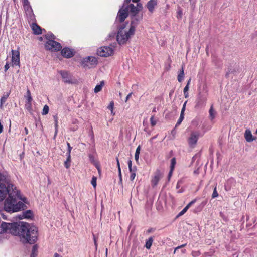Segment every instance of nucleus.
I'll list each match as a JSON object with an SVG mask.
<instances>
[{"label": "nucleus", "mask_w": 257, "mask_h": 257, "mask_svg": "<svg viewBox=\"0 0 257 257\" xmlns=\"http://www.w3.org/2000/svg\"><path fill=\"white\" fill-rule=\"evenodd\" d=\"M1 228L4 231H9L14 235L19 236L23 242L33 244L37 240L38 229L29 223L21 222L19 224L17 222H2Z\"/></svg>", "instance_id": "nucleus-1"}, {"label": "nucleus", "mask_w": 257, "mask_h": 257, "mask_svg": "<svg viewBox=\"0 0 257 257\" xmlns=\"http://www.w3.org/2000/svg\"><path fill=\"white\" fill-rule=\"evenodd\" d=\"M18 199L25 201L26 198H22L21 197L19 191H15V192L11 193L10 196L5 201V210L8 212L13 213L24 210L25 207V204L22 202H17Z\"/></svg>", "instance_id": "nucleus-2"}, {"label": "nucleus", "mask_w": 257, "mask_h": 257, "mask_svg": "<svg viewBox=\"0 0 257 257\" xmlns=\"http://www.w3.org/2000/svg\"><path fill=\"white\" fill-rule=\"evenodd\" d=\"M19 191L12 184L8 182L7 177L4 181H0V202L4 200L11 193Z\"/></svg>", "instance_id": "nucleus-3"}, {"label": "nucleus", "mask_w": 257, "mask_h": 257, "mask_svg": "<svg viewBox=\"0 0 257 257\" xmlns=\"http://www.w3.org/2000/svg\"><path fill=\"white\" fill-rule=\"evenodd\" d=\"M124 27H120L117 35V41L120 45L125 44L135 32L134 27H130L128 31L124 30Z\"/></svg>", "instance_id": "nucleus-4"}, {"label": "nucleus", "mask_w": 257, "mask_h": 257, "mask_svg": "<svg viewBox=\"0 0 257 257\" xmlns=\"http://www.w3.org/2000/svg\"><path fill=\"white\" fill-rule=\"evenodd\" d=\"M44 46L46 50L51 52H58L61 50V55L64 57V48L62 49L61 44L55 40H50L49 41H46Z\"/></svg>", "instance_id": "nucleus-5"}, {"label": "nucleus", "mask_w": 257, "mask_h": 257, "mask_svg": "<svg viewBox=\"0 0 257 257\" xmlns=\"http://www.w3.org/2000/svg\"><path fill=\"white\" fill-rule=\"evenodd\" d=\"M97 59L93 56H88L83 58L82 61V66L84 68H91L97 65Z\"/></svg>", "instance_id": "nucleus-6"}, {"label": "nucleus", "mask_w": 257, "mask_h": 257, "mask_svg": "<svg viewBox=\"0 0 257 257\" xmlns=\"http://www.w3.org/2000/svg\"><path fill=\"white\" fill-rule=\"evenodd\" d=\"M201 136L200 133L199 131H192L187 139L189 146L191 148H194Z\"/></svg>", "instance_id": "nucleus-7"}, {"label": "nucleus", "mask_w": 257, "mask_h": 257, "mask_svg": "<svg viewBox=\"0 0 257 257\" xmlns=\"http://www.w3.org/2000/svg\"><path fill=\"white\" fill-rule=\"evenodd\" d=\"M114 49L110 46L101 47L98 49L97 54L101 57H108L113 54Z\"/></svg>", "instance_id": "nucleus-8"}, {"label": "nucleus", "mask_w": 257, "mask_h": 257, "mask_svg": "<svg viewBox=\"0 0 257 257\" xmlns=\"http://www.w3.org/2000/svg\"><path fill=\"white\" fill-rule=\"evenodd\" d=\"M206 98L203 95L199 93L195 101V108L196 109H200L203 107L206 103Z\"/></svg>", "instance_id": "nucleus-9"}, {"label": "nucleus", "mask_w": 257, "mask_h": 257, "mask_svg": "<svg viewBox=\"0 0 257 257\" xmlns=\"http://www.w3.org/2000/svg\"><path fill=\"white\" fill-rule=\"evenodd\" d=\"M12 65H20V52L19 50H12Z\"/></svg>", "instance_id": "nucleus-10"}, {"label": "nucleus", "mask_w": 257, "mask_h": 257, "mask_svg": "<svg viewBox=\"0 0 257 257\" xmlns=\"http://www.w3.org/2000/svg\"><path fill=\"white\" fill-rule=\"evenodd\" d=\"M123 6L119 9L116 18L120 22H123L128 16V9H123Z\"/></svg>", "instance_id": "nucleus-11"}, {"label": "nucleus", "mask_w": 257, "mask_h": 257, "mask_svg": "<svg viewBox=\"0 0 257 257\" xmlns=\"http://www.w3.org/2000/svg\"><path fill=\"white\" fill-rule=\"evenodd\" d=\"M130 11L132 15H136L138 12L143 8L142 5L140 3H138L137 6H135L133 4H130L128 6L126 7Z\"/></svg>", "instance_id": "nucleus-12"}, {"label": "nucleus", "mask_w": 257, "mask_h": 257, "mask_svg": "<svg viewBox=\"0 0 257 257\" xmlns=\"http://www.w3.org/2000/svg\"><path fill=\"white\" fill-rule=\"evenodd\" d=\"M133 17L132 18V21L131 23V27H133L134 28V31H135V28L136 26L138 24L139 22L143 18V14L138 15H132Z\"/></svg>", "instance_id": "nucleus-13"}, {"label": "nucleus", "mask_w": 257, "mask_h": 257, "mask_svg": "<svg viewBox=\"0 0 257 257\" xmlns=\"http://www.w3.org/2000/svg\"><path fill=\"white\" fill-rule=\"evenodd\" d=\"M236 182L233 178H229L227 180L224 185V188L225 191H230L233 187L235 186Z\"/></svg>", "instance_id": "nucleus-14"}, {"label": "nucleus", "mask_w": 257, "mask_h": 257, "mask_svg": "<svg viewBox=\"0 0 257 257\" xmlns=\"http://www.w3.org/2000/svg\"><path fill=\"white\" fill-rule=\"evenodd\" d=\"M78 82L77 79L70 73L65 72V83L70 84H76Z\"/></svg>", "instance_id": "nucleus-15"}, {"label": "nucleus", "mask_w": 257, "mask_h": 257, "mask_svg": "<svg viewBox=\"0 0 257 257\" xmlns=\"http://www.w3.org/2000/svg\"><path fill=\"white\" fill-rule=\"evenodd\" d=\"M162 177L161 173L158 171L155 173V176L152 180V185L153 186L157 185L160 179Z\"/></svg>", "instance_id": "nucleus-16"}, {"label": "nucleus", "mask_w": 257, "mask_h": 257, "mask_svg": "<svg viewBox=\"0 0 257 257\" xmlns=\"http://www.w3.org/2000/svg\"><path fill=\"white\" fill-rule=\"evenodd\" d=\"M76 53V52L74 49L65 47V58H72Z\"/></svg>", "instance_id": "nucleus-17"}, {"label": "nucleus", "mask_w": 257, "mask_h": 257, "mask_svg": "<svg viewBox=\"0 0 257 257\" xmlns=\"http://www.w3.org/2000/svg\"><path fill=\"white\" fill-rule=\"evenodd\" d=\"M157 4V0H150L147 4V7L151 13H153L155 7Z\"/></svg>", "instance_id": "nucleus-18"}, {"label": "nucleus", "mask_w": 257, "mask_h": 257, "mask_svg": "<svg viewBox=\"0 0 257 257\" xmlns=\"http://www.w3.org/2000/svg\"><path fill=\"white\" fill-rule=\"evenodd\" d=\"M31 28L32 30L33 31L34 34L36 35H39L42 33L41 28L36 23H33L32 24Z\"/></svg>", "instance_id": "nucleus-19"}, {"label": "nucleus", "mask_w": 257, "mask_h": 257, "mask_svg": "<svg viewBox=\"0 0 257 257\" xmlns=\"http://www.w3.org/2000/svg\"><path fill=\"white\" fill-rule=\"evenodd\" d=\"M244 137L246 141L248 142H251L255 139L253 137L251 132L249 130H246L245 131Z\"/></svg>", "instance_id": "nucleus-20"}, {"label": "nucleus", "mask_w": 257, "mask_h": 257, "mask_svg": "<svg viewBox=\"0 0 257 257\" xmlns=\"http://www.w3.org/2000/svg\"><path fill=\"white\" fill-rule=\"evenodd\" d=\"M33 217V212L31 210H28L23 212V218H31Z\"/></svg>", "instance_id": "nucleus-21"}, {"label": "nucleus", "mask_w": 257, "mask_h": 257, "mask_svg": "<svg viewBox=\"0 0 257 257\" xmlns=\"http://www.w3.org/2000/svg\"><path fill=\"white\" fill-rule=\"evenodd\" d=\"M184 77V69L183 67H182L181 69L180 70L179 74L177 76V80L179 82H181Z\"/></svg>", "instance_id": "nucleus-22"}, {"label": "nucleus", "mask_w": 257, "mask_h": 257, "mask_svg": "<svg viewBox=\"0 0 257 257\" xmlns=\"http://www.w3.org/2000/svg\"><path fill=\"white\" fill-rule=\"evenodd\" d=\"M104 85V81H100V83L99 84H97L94 89V91L95 93H98L99 91H100L103 87V86Z\"/></svg>", "instance_id": "nucleus-23"}, {"label": "nucleus", "mask_w": 257, "mask_h": 257, "mask_svg": "<svg viewBox=\"0 0 257 257\" xmlns=\"http://www.w3.org/2000/svg\"><path fill=\"white\" fill-rule=\"evenodd\" d=\"M45 37L46 39V41H49L50 40H55L56 39L55 36L51 32H48L47 34L45 35Z\"/></svg>", "instance_id": "nucleus-24"}, {"label": "nucleus", "mask_w": 257, "mask_h": 257, "mask_svg": "<svg viewBox=\"0 0 257 257\" xmlns=\"http://www.w3.org/2000/svg\"><path fill=\"white\" fill-rule=\"evenodd\" d=\"M38 253V246L37 245H34L32 249V253L30 257H36Z\"/></svg>", "instance_id": "nucleus-25"}, {"label": "nucleus", "mask_w": 257, "mask_h": 257, "mask_svg": "<svg viewBox=\"0 0 257 257\" xmlns=\"http://www.w3.org/2000/svg\"><path fill=\"white\" fill-rule=\"evenodd\" d=\"M153 242V238L152 237H150L146 242L145 247L147 249H150L152 246Z\"/></svg>", "instance_id": "nucleus-26"}, {"label": "nucleus", "mask_w": 257, "mask_h": 257, "mask_svg": "<svg viewBox=\"0 0 257 257\" xmlns=\"http://www.w3.org/2000/svg\"><path fill=\"white\" fill-rule=\"evenodd\" d=\"M9 94H7L6 95L2 96L0 100V108L3 109V104L6 101L8 97H9Z\"/></svg>", "instance_id": "nucleus-27"}, {"label": "nucleus", "mask_w": 257, "mask_h": 257, "mask_svg": "<svg viewBox=\"0 0 257 257\" xmlns=\"http://www.w3.org/2000/svg\"><path fill=\"white\" fill-rule=\"evenodd\" d=\"M209 117L211 120H212L215 117L216 115V112L214 110L212 106L210 107L209 111Z\"/></svg>", "instance_id": "nucleus-28"}, {"label": "nucleus", "mask_w": 257, "mask_h": 257, "mask_svg": "<svg viewBox=\"0 0 257 257\" xmlns=\"http://www.w3.org/2000/svg\"><path fill=\"white\" fill-rule=\"evenodd\" d=\"M25 107L28 111L31 112L32 110V102L26 101Z\"/></svg>", "instance_id": "nucleus-29"}, {"label": "nucleus", "mask_w": 257, "mask_h": 257, "mask_svg": "<svg viewBox=\"0 0 257 257\" xmlns=\"http://www.w3.org/2000/svg\"><path fill=\"white\" fill-rule=\"evenodd\" d=\"M140 150H141V147L140 146H139L136 149L135 154V159L136 161H138Z\"/></svg>", "instance_id": "nucleus-30"}, {"label": "nucleus", "mask_w": 257, "mask_h": 257, "mask_svg": "<svg viewBox=\"0 0 257 257\" xmlns=\"http://www.w3.org/2000/svg\"><path fill=\"white\" fill-rule=\"evenodd\" d=\"M70 158L71 156L70 154L67 153V158L66 161H65V168H69L70 166Z\"/></svg>", "instance_id": "nucleus-31"}, {"label": "nucleus", "mask_w": 257, "mask_h": 257, "mask_svg": "<svg viewBox=\"0 0 257 257\" xmlns=\"http://www.w3.org/2000/svg\"><path fill=\"white\" fill-rule=\"evenodd\" d=\"M199 119L198 118H195L191 122V125L194 127H197L199 124Z\"/></svg>", "instance_id": "nucleus-32"}, {"label": "nucleus", "mask_w": 257, "mask_h": 257, "mask_svg": "<svg viewBox=\"0 0 257 257\" xmlns=\"http://www.w3.org/2000/svg\"><path fill=\"white\" fill-rule=\"evenodd\" d=\"M26 97L27 98L26 101H29V102L32 101V97L31 96L30 91L29 89H28L27 91Z\"/></svg>", "instance_id": "nucleus-33"}, {"label": "nucleus", "mask_w": 257, "mask_h": 257, "mask_svg": "<svg viewBox=\"0 0 257 257\" xmlns=\"http://www.w3.org/2000/svg\"><path fill=\"white\" fill-rule=\"evenodd\" d=\"M49 108L48 105H45L43 109L42 114V115H46L48 113Z\"/></svg>", "instance_id": "nucleus-34"}, {"label": "nucleus", "mask_w": 257, "mask_h": 257, "mask_svg": "<svg viewBox=\"0 0 257 257\" xmlns=\"http://www.w3.org/2000/svg\"><path fill=\"white\" fill-rule=\"evenodd\" d=\"M22 1H23V6H24V8H25V9L27 8V10L29 8L31 9L28 0H22Z\"/></svg>", "instance_id": "nucleus-35"}, {"label": "nucleus", "mask_w": 257, "mask_h": 257, "mask_svg": "<svg viewBox=\"0 0 257 257\" xmlns=\"http://www.w3.org/2000/svg\"><path fill=\"white\" fill-rule=\"evenodd\" d=\"M184 115H182V114H180V117L176 124L175 127L179 126L183 120L184 119Z\"/></svg>", "instance_id": "nucleus-36"}, {"label": "nucleus", "mask_w": 257, "mask_h": 257, "mask_svg": "<svg viewBox=\"0 0 257 257\" xmlns=\"http://www.w3.org/2000/svg\"><path fill=\"white\" fill-rule=\"evenodd\" d=\"M188 90H189V86H185V87H184V88L183 89V92H184V97L186 98L188 97V96H189V94L188 93Z\"/></svg>", "instance_id": "nucleus-37"}, {"label": "nucleus", "mask_w": 257, "mask_h": 257, "mask_svg": "<svg viewBox=\"0 0 257 257\" xmlns=\"http://www.w3.org/2000/svg\"><path fill=\"white\" fill-rule=\"evenodd\" d=\"M176 164V159L175 158H173L171 160V165H170V169L171 171H173L174 168V166Z\"/></svg>", "instance_id": "nucleus-38"}, {"label": "nucleus", "mask_w": 257, "mask_h": 257, "mask_svg": "<svg viewBox=\"0 0 257 257\" xmlns=\"http://www.w3.org/2000/svg\"><path fill=\"white\" fill-rule=\"evenodd\" d=\"M189 209V208L186 206L185 207H184L183 210L179 213L177 216H181L183 215Z\"/></svg>", "instance_id": "nucleus-39"}, {"label": "nucleus", "mask_w": 257, "mask_h": 257, "mask_svg": "<svg viewBox=\"0 0 257 257\" xmlns=\"http://www.w3.org/2000/svg\"><path fill=\"white\" fill-rule=\"evenodd\" d=\"M130 172L131 173V175H130V180L131 181H133L136 177V173H135V170H132V171H130Z\"/></svg>", "instance_id": "nucleus-40"}, {"label": "nucleus", "mask_w": 257, "mask_h": 257, "mask_svg": "<svg viewBox=\"0 0 257 257\" xmlns=\"http://www.w3.org/2000/svg\"><path fill=\"white\" fill-rule=\"evenodd\" d=\"M150 122H151V124L152 126H155L156 123H157V121L156 120H155L154 119V115H152L151 118H150Z\"/></svg>", "instance_id": "nucleus-41"}, {"label": "nucleus", "mask_w": 257, "mask_h": 257, "mask_svg": "<svg viewBox=\"0 0 257 257\" xmlns=\"http://www.w3.org/2000/svg\"><path fill=\"white\" fill-rule=\"evenodd\" d=\"M96 180L97 178L96 177H93L91 181V183L93 187L95 188L96 186Z\"/></svg>", "instance_id": "nucleus-42"}, {"label": "nucleus", "mask_w": 257, "mask_h": 257, "mask_svg": "<svg viewBox=\"0 0 257 257\" xmlns=\"http://www.w3.org/2000/svg\"><path fill=\"white\" fill-rule=\"evenodd\" d=\"M114 107V102L113 101L110 102L109 105L108 106L107 108L108 109L110 110L111 111V113L114 114L113 112V109Z\"/></svg>", "instance_id": "nucleus-43"}, {"label": "nucleus", "mask_w": 257, "mask_h": 257, "mask_svg": "<svg viewBox=\"0 0 257 257\" xmlns=\"http://www.w3.org/2000/svg\"><path fill=\"white\" fill-rule=\"evenodd\" d=\"M218 194L217 191L216 187H215L214 188L213 192V193H212V197L213 198H215L218 197Z\"/></svg>", "instance_id": "nucleus-44"}, {"label": "nucleus", "mask_w": 257, "mask_h": 257, "mask_svg": "<svg viewBox=\"0 0 257 257\" xmlns=\"http://www.w3.org/2000/svg\"><path fill=\"white\" fill-rule=\"evenodd\" d=\"M6 179V175L4 173H0V181H4Z\"/></svg>", "instance_id": "nucleus-45"}, {"label": "nucleus", "mask_w": 257, "mask_h": 257, "mask_svg": "<svg viewBox=\"0 0 257 257\" xmlns=\"http://www.w3.org/2000/svg\"><path fill=\"white\" fill-rule=\"evenodd\" d=\"M54 121H55V133H57V126H58V119L57 117L56 116H54Z\"/></svg>", "instance_id": "nucleus-46"}, {"label": "nucleus", "mask_w": 257, "mask_h": 257, "mask_svg": "<svg viewBox=\"0 0 257 257\" xmlns=\"http://www.w3.org/2000/svg\"><path fill=\"white\" fill-rule=\"evenodd\" d=\"M132 161L131 160H130L128 161V169H129L130 171H132V170H133V167H132Z\"/></svg>", "instance_id": "nucleus-47"}, {"label": "nucleus", "mask_w": 257, "mask_h": 257, "mask_svg": "<svg viewBox=\"0 0 257 257\" xmlns=\"http://www.w3.org/2000/svg\"><path fill=\"white\" fill-rule=\"evenodd\" d=\"M200 254V253L199 252V251H192V255L194 256V257H196V256H199V255Z\"/></svg>", "instance_id": "nucleus-48"}, {"label": "nucleus", "mask_w": 257, "mask_h": 257, "mask_svg": "<svg viewBox=\"0 0 257 257\" xmlns=\"http://www.w3.org/2000/svg\"><path fill=\"white\" fill-rule=\"evenodd\" d=\"M9 68H10L9 63L8 62H7L5 65V67H4L5 71L6 72L9 69Z\"/></svg>", "instance_id": "nucleus-49"}, {"label": "nucleus", "mask_w": 257, "mask_h": 257, "mask_svg": "<svg viewBox=\"0 0 257 257\" xmlns=\"http://www.w3.org/2000/svg\"><path fill=\"white\" fill-rule=\"evenodd\" d=\"M186 246V244H182L180 246H179L177 247H176L174 249V253L175 254L176 253V251L179 248H181V247H184Z\"/></svg>", "instance_id": "nucleus-50"}, {"label": "nucleus", "mask_w": 257, "mask_h": 257, "mask_svg": "<svg viewBox=\"0 0 257 257\" xmlns=\"http://www.w3.org/2000/svg\"><path fill=\"white\" fill-rule=\"evenodd\" d=\"M197 200V199H194L193 200H192V201H191L187 205V206L189 208L191 205H192V204H193L194 203H195L196 202Z\"/></svg>", "instance_id": "nucleus-51"}, {"label": "nucleus", "mask_w": 257, "mask_h": 257, "mask_svg": "<svg viewBox=\"0 0 257 257\" xmlns=\"http://www.w3.org/2000/svg\"><path fill=\"white\" fill-rule=\"evenodd\" d=\"M67 146H68V152L67 153L70 154L71 151L72 149V147L70 146V145L69 143H67Z\"/></svg>", "instance_id": "nucleus-52"}, {"label": "nucleus", "mask_w": 257, "mask_h": 257, "mask_svg": "<svg viewBox=\"0 0 257 257\" xmlns=\"http://www.w3.org/2000/svg\"><path fill=\"white\" fill-rule=\"evenodd\" d=\"M93 239H94V242L95 246L96 248H97V238L94 235H93Z\"/></svg>", "instance_id": "nucleus-53"}, {"label": "nucleus", "mask_w": 257, "mask_h": 257, "mask_svg": "<svg viewBox=\"0 0 257 257\" xmlns=\"http://www.w3.org/2000/svg\"><path fill=\"white\" fill-rule=\"evenodd\" d=\"M185 110V107L184 106H183V107L182 108V109H181V111L180 114H182V115H184Z\"/></svg>", "instance_id": "nucleus-54"}, {"label": "nucleus", "mask_w": 257, "mask_h": 257, "mask_svg": "<svg viewBox=\"0 0 257 257\" xmlns=\"http://www.w3.org/2000/svg\"><path fill=\"white\" fill-rule=\"evenodd\" d=\"M132 93L131 92V93H129V94L127 95V96H126V99H125V101L126 102L127 101V100L129 99V98H130V97L132 96Z\"/></svg>", "instance_id": "nucleus-55"}, {"label": "nucleus", "mask_w": 257, "mask_h": 257, "mask_svg": "<svg viewBox=\"0 0 257 257\" xmlns=\"http://www.w3.org/2000/svg\"><path fill=\"white\" fill-rule=\"evenodd\" d=\"M118 176H119V180H120V183H122V174H121V172H120V173H118Z\"/></svg>", "instance_id": "nucleus-56"}, {"label": "nucleus", "mask_w": 257, "mask_h": 257, "mask_svg": "<svg viewBox=\"0 0 257 257\" xmlns=\"http://www.w3.org/2000/svg\"><path fill=\"white\" fill-rule=\"evenodd\" d=\"M59 72L61 75L62 77L63 78H64V72L63 71H60Z\"/></svg>", "instance_id": "nucleus-57"}, {"label": "nucleus", "mask_w": 257, "mask_h": 257, "mask_svg": "<svg viewBox=\"0 0 257 257\" xmlns=\"http://www.w3.org/2000/svg\"><path fill=\"white\" fill-rule=\"evenodd\" d=\"M153 231V229L152 228H149L148 230H147V232L148 233H150L151 232H152Z\"/></svg>", "instance_id": "nucleus-58"}, {"label": "nucleus", "mask_w": 257, "mask_h": 257, "mask_svg": "<svg viewBox=\"0 0 257 257\" xmlns=\"http://www.w3.org/2000/svg\"><path fill=\"white\" fill-rule=\"evenodd\" d=\"M177 183H179V184H180V185H181V184H182L183 183V180H182V179H180V180H179L178 181V182H177Z\"/></svg>", "instance_id": "nucleus-59"}, {"label": "nucleus", "mask_w": 257, "mask_h": 257, "mask_svg": "<svg viewBox=\"0 0 257 257\" xmlns=\"http://www.w3.org/2000/svg\"><path fill=\"white\" fill-rule=\"evenodd\" d=\"M24 131H25V132L26 134H28V128L27 127H25Z\"/></svg>", "instance_id": "nucleus-60"}, {"label": "nucleus", "mask_w": 257, "mask_h": 257, "mask_svg": "<svg viewBox=\"0 0 257 257\" xmlns=\"http://www.w3.org/2000/svg\"><path fill=\"white\" fill-rule=\"evenodd\" d=\"M116 160H117V165L118 168H119V166H120V164H119V162L118 159L117 158Z\"/></svg>", "instance_id": "nucleus-61"}, {"label": "nucleus", "mask_w": 257, "mask_h": 257, "mask_svg": "<svg viewBox=\"0 0 257 257\" xmlns=\"http://www.w3.org/2000/svg\"><path fill=\"white\" fill-rule=\"evenodd\" d=\"M54 257H61V256H60L58 253H55L54 254Z\"/></svg>", "instance_id": "nucleus-62"}, {"label": "nucleus", "mask_w": 257, "mask_h": 257, "mask_svg": "<svg viewBox=\"0 0 257 257\" xmlns=\"http://www.w3.org/2000/svg\"><path fill=\"white\" fill-rule=\"evenodd\" d=\"M180 187V184H179V183H177V185H176V188L177 189H179Z\"/></svg>", "instance_id": "nucleus-63"}, {"label": "nucleus", "mask_w": 257, "mask_h": 257, "mask_svg": "<svg viewBox=\"0 0 257 257\" xmlns=\"http://www.w3.org/2000/svg\"><path fill=\"white\" fill-rule=\"evenodd\" d=\"M184 191V190L183 189H181L180 190H179L178 191V193H182Z\"/></svg>", "instance_id": "nucleus-64"}]
</instances>
